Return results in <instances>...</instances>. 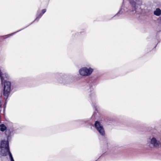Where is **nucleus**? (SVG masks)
<instances>
[{
	"instance_id": "2eb2a0df",
	"label": "nucleus",
	"mask_w": 161,
	"mask_h": 161,
	"mask_svg": "<svg viewBox=\"0 0 161 161\" xmlns=\"http://www.w3.org/2000/svg\"><path fill=\"white\" fill-rule=\"evenodd\" d=\"M21 30H19V31H17V32H18V31H21Z\"/></svg>"
},
{
	"instance_id": "423d86ee",
	"label": "nucleus",
	"mask_w": 161,
	"mask_h": 161,
	"mask_svg": "<svg viewBox=\"0 0 161 161\" xmlns=\"http://www.w3.org/2000/svg\"><path fill=\"white\" fill-rule=\"evenodd\" d=\"M130 2V4L132 5V7H133L132 9V12L133 14H135L136 13V0H129Z\"/></svg>"
},
{
	"instance_id": "9b49d317",
	"label": "nucleus",
	"mask_w": 161,
	"mask_h": 161,
	"mask_svg": "<svg viewBox=\"0 0 161 161\" xmlns=\"http://www.w3.org/2000/svg\"><path fill=\"white\" fill-rule=\"evenodd\" d=\"M43 15V14L41 13L39 15H38L36 19H35V20L33 21V22L35 21L37 19H39L40 18H41V17Z\"/></svg>"
},
{
	"instance_id": "7ed1b4c3",
	"label": "nucleus",
	"mask_w": 161,
	"mask_h": 161,
	"mask_svg": "<svg viewBox=\"0 0 161 161\" xmlns=\"http://www.w3.org/2000/svg\"><path fill=\"white\" fill-rule=\"evenodd\" d=\"M150 143L154 147H158L161 144V142L157 140L154 137H153L151 140Z\"/></svg>"
},
{
	"instance_id": "9d476101",
	"label": "nucleus",
	"mask_w": 161,
	"mask_h": 161,
	"mask_svg": "<svg viewBox=\"0 0 161 161\" xmlns=\"http://www.w3.org/2000/svg\"><path fill=\"white\" fill-rule=\"evenodd\" d=\"M5 134L7 136V138L8 139L11 134V132L9 130L7 129L6 130Z\"/></svg>"
},
{
	"instance_id": "39448f33",
	"label": "nucleus",
	"mask_w": 161,
	"mask_h": 161,
	"mask_svg": "<svg viewBox=\"0 0 161 161\" xmlns=\"http://www.w3.org/2000/svg\"><path fill=\"white\" fill-rule=\"evenodd\" d=\"M10 152L9 148L0 149L1 154L2 156H6Z\"/></svg>"
},
{
	"instance_id": "20e7f679",
	"label": "nucleus",
	"mask_w": 161,
	"mask_h": 161,
	"mask_svg": "<svg viewBox=\"0 0 161 161\" xmlns=\"http://www.w3.org/2000/svg\"><path fill=\"white\" fill-rule=\"evenodd\" d=\"M7 147V148H9L8 141L4 140H2L1 143L0 149L6 148Z\"/></svg>"
},
{
	"instance_id": "f03ea898",
	"label": "nucleus",
	"mask_w": 161,
	"mask_h": 161,
	"mask_svg": "<svg viewBox=\"0 0 161 161\" xmlns=\"http://www.w3.org/2000/svg\"><path fill=\"white\" fill-rule=\"evenodd\" d=\"M95 126L101 135L102 136L105 135V133L103 126L99 122L96 121L95 123Z\"/></svg>"
},
{
	"instance_id": "ddd939ff",
	"label": "nucleus",
	"mask_w": 161,
	"mask_h": 161,
	"mask_svg": "<svg viewBox=\"0 0 161 161\" xmlns=\"http://www.w3.org/2000/svg\"><path fill=\"white\" fill-rule=\"evenodd\" d=\"M46 9H43L42 10V14H43L44 13H45L46 12Z\"/></svg>"
},
{
	"instance_id": "f8f14e48",
	"label": "nucleus",
	"mask_w": 161,
	"mask_h": 161,
	"mask_svg": "<svg viewBox=\"0 0 161 161\" xmlns=\"http://www.w3.org/2000/svg\"><path fill=\"white\" fill-rule=\"evenodd\" d=\"M8 154L9 156V158H10V160L13 158V156L12 155V154L11 152H9V153Z\"/></svg>"
},
{
	"instance_id": "4468645a",
	"label": "nucleus",
	"mask_w": 161,
	"mask_h": 161,
	"mask_svg": "<svg viewBox=\"0 0 161 161\" xmlns=\"http://www.w3.org/2000/svg\"><path fill=\"white\" fill-rule=\"evenodd\" d=\"M10 160H11V161H14L13 158L11 159Z\"/></svg>"
},
{
	"instance_id": "f257e3e1",
	"label": "nucleus",
	"mask_w": 161,
	"mask_h": 161,
	"mask_svg": "<svg viewBox=\"0 0 161 161\" xmlns=\"http://www.w3.org/2000/svg\"><path fill=\"white\" fill-rule=\"evenodd\" d=\"M93 69L91 68H87L86 67H83L80 69L79 72L80 75L83 76H88L90 75L92 72Z\"/></svg>"
},
{
	"instance_id": "0eeeda50",
	"label": "nucleus",
	"mask_w": 161,
	"mask_h": 161,
	"mask_svg": "<svg viewBox=\"0 0 161 161\" xmlns=\"http://www.w3.org/2000/svg\"><path fill=\"white\" fill-rule=\"evenodd\" d=\"M124 5L123 4L122 5L120 10L114 16H119V15L122 14L123 11L124 12H127L128 11V10H129V9H128L126 7H124Z\"/></svg>"
},
{
	"instance_id": "6e6552de",
	"label": "nucleus",
	"mask_w": 161,
	"mask_h": 161,
	"mask_svg": "<svg viewBox=\"0 0 161 161\" xmlns=\"http://www.w3.org/2000/svg\"><path fill=\"white\" fill-rule=\"evenodd\" d=\"M153 14L156 16H159L161 14V10L158 8H157L156 10L154 11Z\"/></svg>"
},
{
	"instance_id": "1a4fd4ad",
	"label": "nucleus",
	"mask_w": 161,
	"mask_h": 161,
	"mask_svg": "<svg viewBox=\"0 0 161 161\" xmlns=\"http://www.w3.org/2000/svg\"><path fill=\"white\" fill-rule=\"evenodd\" d=\"M0 131L2 132H3L5 130H6L7 129V127L5 125L3 124H2L0 125Z\"/></svg>"
}]
</instances>
